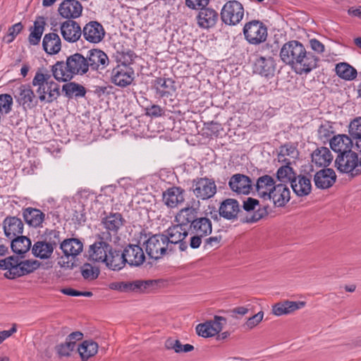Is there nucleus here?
<instances>
[{"mask_svg":"<svg viewBox=\"0 0 361 361\" xmlns=\"http://www.w3.org/2000/svg\"><path fill=\"white\" fill-rule=\"evenodd\" d=\"M51 73L54 78L59 82H68L72 80L74 75L67 66V61H57L51 66Z\"/></svg>","mask_w":361,"mask_h":361,"instance_id":"35","label":"nucleus"},{"mask_svg":"<svg viewBox=\"0 0 361 361\" xmlns=\"http://www.w3.org/2000/svg\"><path fill=\"white\" fill-rule=\"evenodd\" d=\"M305 305L304 301L283 300L272 305L271 314L276 317L290 314L304 307Z\"/></svg>","mask_w":361,"mask_h":361,"instance_id":"18","label":"nucleus"},{"mask_svg":"<svg viewBox=\"0 0 361 361\" xmlns=\"http://www.w3.org/2000/svg\"><path fill=\"white\" fill-rule=\"evenodd\" d=\"M60 247L66 257H74L82 251L83 245L78 239L70 238L64 240Z\"/></svg>","mask_w":361,"mask_h":361,"instance_id":"38","label":"nucleus"},{"mask_svg":"<svg viewBox=\"0 0 361 361\" xmlns=\"http://www.w3.org/2000/svg\"><path fill=\"white\" fill-rule=\"evenodd\" d=\"M264 318V312L260 311L253 315L252 317H249L247 321L244 323L243 327L245 330H252L255 327H256L259 323L262 321Z\"/></svg>","mask_w":361,"mask_h":361,"instance_id":"54","label":"nucleus"},{"mask_svg":"<svg viewBox=\"0 0 361 361\" xmlns=\"http://www.w3.org/2000/svg\"><path fill=\"white\" fill-rule=\"evenodd\" d=\"M192 191L196 197L205 200L214 196L216 185L212 179L197 178L193 180Z\"/></svg>","mask_w":361,"mask_h":361,"instance_id":"11","label":"nucleus"},{"mask_svg":"<svg viewBox=\"0 0 361 361\" xmlns=\"http://www.w3.org/2000/svg\"><path fill=\"white\" fill-rule=\"evenodd\" d=\"M280 57L300 75L307 74L318 66L319 59L307 51L305 46L297 40L285 43L280 51Z\"/></svg>","mask_w":361,"mask_h":361,"instance_id":"1","label":"nucleus"},{"mask_svg":"<svg viewBox=\"0 0 361 361\" xmlns=\"http://www.w3.org/2000/svg\"><path fill=\"white\" fill-rule=\"evenodd\" d=\"M275 71L274 60L271 56H259L255 62L254 71L261 75L269 77Z\"/></svg>","mask_w":361,"mask_h":361,"instance_id":"32","label":"nucleus"},{"mask_svg":"<svg viewBox=\"0 0 361 361\" xmlns=\"http://www.w3.org/2000/svg\"><path fill=\"white\" fill-rule=\"evenodd\" d=\"M98 344L92 340L84 341L77 347V350L82 361H87L98 352Z\"/></svg>","mask_w":361,"mask_h":361,"instance_id":"41","label":"nucleus"},{"mask_svg":"<svg viewBox=\"0 0 361 361\" xmlns=\"http://www.w3.org/2000/svg\"><path fill=\"white\" fill-rule=\"evenodd\" d=\"M275 185L274 178L269 175H264L257 179L255 185L256 191L260 197L267 200Z\"/></svg>","mask_w":361,"mask_h":361,"instance_id":"34","label":"nucleus"},{"mask_svg":"<svg viewBox=\"0 0 361 361\" xmlns=\"http://www.w3.org/2000/svg\"><path fill=\"white\" fill-rule=\"evenodd\" d=\"M83 338V334L80 331H74L70 334L66 341L74 343L76 345V342L82 340Z\"/></svg>","mask_w":361,"mask_h":361,"instance_id":"64","label":"nucleus"},{"mask_svg":"<svg viewBox=\"0 0 361 361\" xmlns=\"http://www.w3.org/2000/svg\"><path fill=\"white\" fill-rule=\"evenodd\" d=\"M124 259L131 266H140L145 259L144 252L139 245H129L123 251Z\"/></svg>","mask_w":361,"mask_h":361,"instance_id":"27","label":"nucleus"},{"mask_svg":"<svg viewBox=\"0 0 361 361\" xmlns=\"http://www.w3.org/2000/svg\"><path fill=\"white\" fill-rule=\"evenodd\" d=\"M184 192L180 187L170 188L163 192V201L168 207H176L184 202Z\"/></svg>","mask_w":361,"mask_h":361,"instance_id":"26","label":"nucleus"},{"mask_svg":"<svg viewBox=\"0 0 361 361\" xmlns=\"http://www.w3.org/2000/svg\"><path fill=\"white\" fill-rule=\"evenodd\" d=\"M243 33L250 44H258L267 39V29L262 22L252 20L245 25Z\"/></svg>","mask_w":361,"mask_h":361,"instance_id":"10","label":"nucleus"},{"mask_svg":"<svg viewBox=\"0 0 361 361\" xmlns=\"http://www.w3.org/2000/svg\"><path fill=\"white\" fill-rule=\"evenodd\" d=\"M209 0H185V5L191 9L201 10L207 6Z\"/></svg>","mask_w":361,"mask_h":361,"instance_id":"57","label":"nucleus"},{"mask_svg":"<svg viewBox=\"0 0 361 361\" xmlns=\"http://www.w3.org/2000/svg\"><path fill=\"white\" fill-rule=\"evenodd\" d=\"M44 50L49 54H55L61 49V41L58 34L50 32L46 34L42 40Z\"/></svg>","mask_w":361,"mask_h":361,"instance_id":"36","label":"nucleus"},{"mask_svg":"<svg viewBox=\"0 0 361 361\" xmlns=\"http://www.w3.org/2000/svg\"><path fill=\"white\" fill-rule=\"evenodd\" d=\"M23 217L27 224L34 227H39L42 226L44 221V214L39 209L28 207L24 210Z\"/></svg>","mask_w":361,"mask_h":361,"instance_id":"42","label":"nucleus"},{"mask_svg":"<svg viewBox=\"0 0 361 361\" xmlns=\"http://www.w3.org/2000/svg\"><path fill=\"white\" fill-rule=\"evenodd\" d=\"M124 224L125 219L121 214L110 213L102 219V224L106 231L99 234L101 238L103 240H112L113 237L117 239L118 232Z\"/></svg>","mask_w":361,"mask_h":361,"instance_id":"9","label":"nucleus"},{"mask_svg":"<svg viewBox=\"0 0 361 361\" xmlns=\"http://www.w3.org/2000/svg\"><path fill=\"white\" fill-rule=\"evenodd\" d=\"M156 283L157 281L154 280H137L132 282H123V291L143 292Z\"/></svg>","mask_w":361,"mask_h":361,"instance_id":"43","label":"nucleus"},{"mask_svg":"<svg viewBox=\"0 0 361 361\" xmlns=\"http://www.w3.org/2000/svg\"><path fill=\"white\" fill-rule=\"evenodd\" d=\"M298 156V151L296 147L290 144H286L280 147L278 155L279 161L290 164V159H295Z\"/></svg>","mask_w":361,"mask_h":361,"instance_id":"46","label":"nucleus"},{"mask_svg":"<svg viewBox=\"0 0 361 361\" xmlns=\"http://www.w3.org/2000/svg\"><path fill=\"white\" fill-rule=\"evenodd\" d=\"M16 331V324H13L11 329L0 331V344H1L6 339L11 336Z\"/></svg>","mask_w":361,"mask_h":361,"instance_id":"62","label":"nucleus"},{"mask_svg":"<svg viewBox=\"0 0 361 361\" xmlns=\"http://www.w3.org/2000/svg\"><path fill=\"white\" fill-rule=\"evenodd\" d=\"M44 18L39 16L34 23V27L29 35V42L32 45H37L39 43L42 33L44 30Z\"/></svg>","mask_w":361,"mask_h":361,"instance_id":"45","label":"nucleus"},{"mask_svg":"<svg viewBox=\"0 0 361 361\" xmlns=\"http://www.w3.org/2000/svg\"><path fill=\"white\" fill-rule=\"evenodd\" d=\"M224 23L228 25L238 24L244 16V8L240 2L236 0L228 1L222 7L220 13Z\"/></svg>","mask_w":361,"mask_h":361,"instance_id":"6","label":"nucleus"},{"mask_svg":"<svg viewBox=\"0 0 361 361\" xmlns=\"http://www.w3.org/2000/svg\"><path fill=\"white\" fill-rule=\"evenodd\" d=\"M163 114L162 109L158 105H152L147 109L146 114L150 116H160Z\"/></svg>","mask_w":361,"mask_h":361,"instance_id":"63","label":"nucleus"},{"mask_svg":"<svg viewBox=\"0 0 361 361\" xmlns=\"http://www.w3.org/2000/svg\"><path fill=\"white\" fill-rule=\"evenodd\" d=\"M112 240H103L99 235V240L91 245L89 247V259L97 262L104 263L106 258L111 251L112 247L108 242Z\"/></svg>","mask_w":361,"mask_h":361,"instance_id":"14","label":"nucleus"},{"mask_svg":"<svg viewBox=\"0 0 361 361\" xmlns=\"http://www.w3.org/2000/svg\"><path fill=\"white\" fill-rule=\"evenodd\" d=\"M331 151L325 147L315 149L312 154V161L319 166H328L333 160Z\"/></svg>","mask_w":361,"mask_h":361,"instance_id":"39","label":"nucleus"},{"mask_svg":"<svg viewBox=\"0 0 361 361\" xmlns=\"http://www.w3.org/2000/svg\"><path fill=\"white\" fill-rule=\"evenodd\" d=\"M168 238L164 234H155L149 237L145 242V250L149 257L159 259L168 251L170 247L168 245Z\"/></svg>","mask_w":361,"mask_h":361,"instance_id":"7","label":"nucleus"},{"mask_svg":"<svg viewBox=\"0 0 361 361\" xmlns=\"http://www.w3.org/2000/svg\"><path fill=\"white\" fill-rule=\"evenodd\" d=\"M197 209L193 207H188L181 209L176 215V221L182 227L190 224H192L197 219Z\"/></svg>","mask_w":361,"mask_h":361,"instance_id":"40","label":"nucleus"},{"mask_svg":"<svg viewBox=\"0 0 361 361\" xmlns=\"http://www.w3.org/2000/svg\"><path fill=\"white\" fill-rule=\"evenodd\" d=\"M63 90L66 92L67 95L74 94L75 97H83L86 93L83 86L74 82L64 85Z\"/></svg>","mask_w":361,"mask_h":361,"instance_id":"53","label":"nucleus"},{"mask_svg":"<svg viewBox=\"0 0 361 361\" xmlns=\"http://www.w3.org/2000/svg\"><path fill=\"white\" fill-rule=\"evenodd\" d=\"M290 186L298 197L308 195L312 191V183L310 178L304 175H299L292 179Z\"/></svg>","mask_w":361,"mask_h":361,"instance_id":"28","label":"nucleus"},{"mask_svg":"<svg viewBox=\"0 0 361 361\" xmlns=\"http://www.w3.org/2000/svg\"><path fill=\"white\" fill-rule=\"evenodd\" d=\"M31 247L30 240L23 235H18L12 240L11 248L13 251L18 255L27 252Z\"/></svg>","mask_w":361,"mask_h":361,"instance_id":"48","label":"nucleus"},{"mask_svg":"<svg viewBox=\"0 0 361 361\" xmlns=\"http://www.w3.org/2000/svg\"><path fill=\"white\" fill-rule=\"evenodd\" d=\"M259 204V201L256 199L248 197L243 202V209L247 212L255 210V207Z\"/></svg>","mask_w":361,"mask_h":361,"instance_id":"61","label":"nucleus"},{"mask_svg":"<svg viewBox=\"0 0 361 361\" xmlns=\"http://www.w3.org/2000/svg\"><path fill=\"white\" fill-rule=\"evenodd\" d=\"M290 199V191L288 187L283 183L276 185L267 200H272L276 207H283Z\"/></svg>","mask_w":361,"mask_h":361,"instance_id":"23","label":"nucleus"},{"mask_svg":"<svg viewBox=\"0 0 361 361\" xmlns=\"http://www.w3.org/2000/svg\"><path fill=\"white\" fill-rule=\"evenodd\" d=\"M164 347L167 350H173L176 353H188L194 349V346L190 344L183 345L178 339L169 338L164 343Z\"/></svg>","mask_w":361,"mask_h":361,"instance_id":"49","label":"nucleus"},{"mask_svg":"<svg viewBox=\"0 0 361 361\" xmlns=\"http://www.w3.org/2000/svg\"><path fill=\"white\" fill-rule=\"evenodd\" d=\"M32 84L37 87L36 92L41 102L51 103L60 96V86L51 79V75L44 69H38Z\"/></svg>","mask_w":361,"mask_h":361,"instance_id":"2","label":"nucleus"},{"mask_svg":"<svg viewBox=\"0 0 361 361\" xmlns=\"http://www.w3.org/2000/svg\"><path fill=\"white\" fill-rule=\"evenodd\" d=\"M82 35L86 41L97 44L104 39L105 30L101 23L92 20L84 26L82 30Z\"/></svg>","mask_w":361,"mask_h":361,"instance_id":"15","label":"nucleus"},{"mask_svg":"<svg viewBox=\"0 0 361 361\" xmlns=\"http://www.w3.org/2000/svg\"><path fill=\"white\" fill-rule=\"evenodd\" d=\"M336 175L332 169H324L317 171L314 176V184L320 189H327L336 182Z\"/></svg>","mask_w":361,"mask_h":361,"instance_id":"24","label":"nucleus"},{"mask_svg":"<svg viewBox=\"0 0 361 361\" xmlns=\"http://www.w3.org/2000/svg\"><path fill=\"white\" fill-rule=\"evenodd\" d=\"M75 349H77V345L66 341L55 346V351L60 358L71 357Z\"/></svg>","mask_w":361,"mask_h":361,"instance_id":"50","label":"nucleus"},{"mask_svg":"<svg viewBox=\"0 0 361 361\" xmlns=\"http://www.w3.org/2000/svg\"><path fill=\"white\" fill-rule=\"evenodd\" d=\"M335 166L341 173L354 176L360 173L358 168V155L353 151L339 154L335 160Z\"/></svg>","mask_w":361,"mask_h":361,"instance_id":"8","label":"nucleus"},{"mask_svg":"<svg viewBox=\"0 0 361 361\" xmlns=\"http://www.w3.org/2000/svg\"><path fill=\"white\" fill-rule=\"evenodd\" d=\"M154 87L160 97H169L176 91L175 82L171 78H157L154 80Z\"/></svg>","mask_w":361,"mask_h":361,"instance_id":"37","label":"nucleus"},{"mask_svg":"<svg viewBox=\"0 0 361 361\" xmlns=\"http://www.w3.org/2000/svg\"><path fill=\"white\" fill-rule=\"evenodd\" d=\"M228 185L233 192L244 195L249 194L252 188L251 179L241 173L233 175L228 181Z\"/></svg>","mask_w":361,"mask_h":361,"instance_id":"17","label":"nucleus"},{"mask_svg":"<svg viewBox=\"0 0 361 361\" xmlns=\"http://www.w3.org/2000/svg\"><path fill=\"white\" fill-rule=\"evenodd\" d=\"M276 176L280 181L289 180L290 183L292 179L295 177L293 168L287 164L278 169Z\"/></svg>","mask_w":361,"mask_h":361,"instance_id":"52","label":"nucleus"},{"mask_svg":"<svg viewBox=\"0 0 361 361\" xmlns=\"http://www.w3.org/2000/svg\"><path fill=\"white\" fill-rule=\"evenodd\" d=\"M332 133V127L329 124L322 125L318 129V136L322 140L329 139Z\"/></svg>","mask_w":361,"mask_h":361,"instance_id":"58","label":"nucleus"},{"mask_svg":"<svg viewBox=\"0 0 361 361\" xmlns=\"http://www.w3.org/2000/svg\"><path fill=\"white\" fill-rule=\"evenodd\" d=\"M60 30L63 38L68 42H77L82 35L80 26L73 20H67L62 23Z\"/></svg>","mask_w":361,"mask_h":361,"instance_id":"21","label":"nucleus"},{"mask_svg":"<svg viewBox=\"0 0 361 361\" xmlns=\"http://www.w3.org/2000/svg\"><path fill=\"white\" fill-rule=\"evenodd\" d=\"M67 66L74 75H82L89 71L87 58L79 53H75L67 57Z\"/></svg>","mask_w":361,"mask_h":361,"instance_id":"25","label":"nucleus"},{"mask_svg":"<svg viewBox=\"0 0 361 361\" xmlns=\"http://www.w3.org/2000/svg\"><path fill=\"white\" fill-rule=\"evenodd\" d=\"M3 226L5 235L11 239L21 235L23 232V223L20 219L16 216H7L3 222Z\"/></svg>","mask_w":361,"mask_h":361,"instance_id":"29","label":"nucleus"},{"mask_svg":"<svg viewBox=\"0 0 361 361\" xmlns=\"http://www.w3.org/2000/svg\"><path fill=\"white\" fill-rule=\"evenodd\" d=\"M348 132L353 138H361V117H357L350 123Z\"/></svg>","mask_w":361,"mask_h":361,"instance_id":"55","label":"nucleus"},{"mask_svg":"<svg viewBox=\"0 0 361 361\" xmlns=\"http://www.w3.org/2000/svg\"><path fill=\"white\" fill-rule=\"evenodd\" d=\"M190 246L197 248L202 243V239L210 235L212 231V224L209 219L200 217L190 225Z\"/></svg>","mask_w":361,"mask_h":361,"instance_id":"5","label":"nucleus"},{"mask_svg":"<svg viewBox=\"0 0 361 361\" xmlns=\"http://www.w3.org/2000/svg\"><path fill=\"white\" fill-rule=\"evenodd\" d=\"M218 17V13L214 9L205 7L200 11L197 16V24L202 28H210L216 25Z\"/></svg>","mask_w":361,"mask_h":361,"instance_id":"30","label":"nucleus"},{"mask_svg":"<svg viewBox=\"0 0 361 361\" xmlns=\"http://www.w3.org/2000/svg\"><path fill=\"white\" fill-rule=\"evenodd\" d=\"M133 71L126 64L118 65L111 71V81L120 87L129 85L133 80Z\"/></svg>","mask_w":361,"mask_h":361,"instance_id":"16","label":"nucleus"},{"mask_svg":"<svg viewBox=\"0 0 361 361\" xmlns=\"http://www.w3.org/2000/svg\"><path fill=\"white\" fill-rule=\"evenodd\" d=\"M124 259V253H120L119 251L113 250L109 252L106 261L104 262L106 266L112 270H120L126 263Z\"/></svg>","mask_w":361,"mask_h":361,"instance_id":"44","label":"nucleus"},{"mask_svg":"<svg viewBox=\"0 0 361 361\" xmlns=\"http://www.w3.org/2000/svg\"><path fill=\"white\" fill-rule=\"evenodd\" d=\"M17 102L25 110L31 109L37 105V100L33 90L28 85H22L18 88L15 96Z\"/></svg>","mask_w":361,"mask_h":361,"instance_id":"22","label":"nucleus"},{"mask_svg":"<svg viewBox=\"0 0 361 361\" xmlns=\"http://www.w3.org/2000/svg\"><path fill=\"white\" fill-rule=\"evenodd\" d=\"M39 266L37 260H20L13 256L0 260V269L6 271L4 276L8 279L30 274Z\"/></svg>","mask_w":361,"mask_h":361,"instance_id":"3","label":"nucleus"},{"mask_svg":"<svg viewBox=\"0 0 361 361\" xmlns=\"http://www.w3.org/2000/svg\"><path fill=\"white\" fill-rule=\"evenodd\" d=\"M59 14L68 20L79 18L82 12V6L77 0H64L59 7Z\"/></svg>","mask_w":361,"mask_h":361,"instance_id":"19","label":"nucleus"},{"mask_svg":"<svg viewBox=\"0 0 361 361\" xmlns=\"http://www.w3.org/2000/svg\"><path fill=\"white\" fill-rule=\"evenodd\" d=\"M165 237L168 238V245L170 247V252L173 251L174 246L178 245L180 251H185L188 247L186 242L183 241L188 235V231L180 225H175L167 229Z\"/></svg>","mask_w":361,"mask_h":361,"instance_id":"12","label":"nucleus"},{"mask_svg":"<svg viewBox=\"0 0 361 361\" xmlns=\"http://www.w3.org/2000/svg\"><path fill=\"white\" fill-rule=\"evenodd\" d=\"M59 231L51 230L42 240L37 241L32 247V254L42 259H49L60 243Z\"/></svg>","mask_w":361,"mask_h":361,"instance_id":"4","label":"nucleus"},{"mask_svg":"<svg viewBox=\"0 0 361 361\" xmlns=\"http://www.w3.org/2000/svg\"><path fill=\"white\" fill-rule=\"evenodd\" d=\"M266 211L264 209H258L254 214L246 217V222L253 223L260 220L264 215H265Z\"/></svg>","mask_w":361,"mask_h":361,"instance_id":"60","label":"nucleus"},{"mask_svg":"<svg viewBox=\"0 0 361 361\" xmlns=\"http://www.w3.org/2000/svg\"><path fill=\"white\" fill-rule=\"evenodd\" d=\"M239 212L240 206L238 201L231 198L224 200L219 209V215L228 220L237 219Z\"/></svg>","mask_w":361,"mask_h":361,"instance_id":"31","label":"nucleus"},{"mask_svg":"<svg viewBox=\"0 0 361 361\" xmlns=\"http://www.w3.org/2000/svg\"><path fill=\"white\" fill-rule=\"evenodd\" d=\"M311 49L317 54H322L325 51L324 45L317 39H311L309 41Z\"/></svg>","mask_w":361,"mask_h":361,"instance_id":"59","label":"nucleus"},{"mask_svg":"<svg viewBox=\"0 0 361 361\" xmlns=\"http://www.w3.org/2000/svg\"><path fill=\"white\" fill-rule=\"evenodd\" d=\"M89 70H104L109 63L107 55L100 49H92L86 56Z\"/></svg>","mask_w":361,"mask_h":361,"instance_id":"20","label":"nucleus"},{"mask_svg":"<svg viewBox=\"0 0 361 361\" xmlns=\"http://www.w3.org/2000/svg\"><path fill=\"white\" fill-rule=\"evenodd\" d=\"M23 26L20 23H16L9 27L8 34L4 37V41L7 44L12 42L15 37L21 32Z\"/></svg>","mask_w":361,"mask_h":361,"instance_id":"56","label":"nucleus"},{"mask_svg":"<svg viewBox=\"0 0 361 361\" xmlns=\"http://www.w3.org/2000/svg\"><path fill=\"white\" fill-rule=\"evenodd\" d=\"M335 71L338 77L345 80H353L357 75L355 68L344 62L336 64Z\"/></svg>","mask_w":361,"mask_h":361,"instance_id":"47","label":"nucleus"},{"mask_svg":"<svg viewBox=\"0 0 361 361\" xmlns=\"http://www.w3.org/2000/svg\"><path fill=\"white\" fill-rule=\"evenodd\" d=\"M330 147L336 152L339 154L352 151L353 141L346 135H334L330 140Z\"/></svg>","mask_w":361,"mask_h":361,"instance_id":"33","label":"nucleus"},{"mask_svg":"<svg viewBox=\"0 0 361 361\" xmlns=\"http://www.w3.org/2000/svg\"><path fill=\"white\" fill-rule=\"evenodd\" d=\"M80 272L84 279L93 281L99 276V269L89 263H85L80 267Z\"/></svg>","mask_w":361,"mask_h":361,"instance_id":"51","label":"nucleus"},{"mask_svg":"<svg viewBox=\"0 0 361 361\" xmlns=\"http://www.w3.org/2000/svg\"><path fill=\"white\" fill-rule=\"evenodd\" d=\"M226 319L220 316H215L213 320H209L196 326V332L203 338L213 337L221 331Z\"/></svg>","mask_w":361,"mask_h":361,"instance_id":"13","label":"nucleus"}]
</instances>
